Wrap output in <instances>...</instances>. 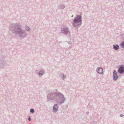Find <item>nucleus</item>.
Listing matches in <instances>:
<instances>
[{
  "label": "nucleus",
  "instance_id": "obj_1",
  "mask_svg": "<svg viewBox=\"0 0 124 124\" xmlns=\"http://www.w3.org/2000/svg\"><path fill=\"white\" fill-rule=\"evenodd\" d=\"M46 94L47 101H53L59 105H61L65 101L64 95L58 92L57 89H54L51 92L48 91Z\"/></svg>",
  "mask_w": 124,
  "mask_h": 124
},
{
  "label": "nucleus",
  "instance_id": "obj_2",
  "mask_svg": "<svg viewBox=\"0 0 124 124\" xmlns=\"http://www.w3.org/2000/svg\"><path fill=\"white\" fill-rule=\"evenodd\" d=\"M10 30L15 35H18L19 37L23 39L28 35L25 31L23 29L21 25L19 23H13L11 25L9 28Z\"/></svg>",
  "mask_w": 124,
  "mask_h": 124
},
{
  "label": "nucleus",
  "instance_id": "obj_3",
  "mask_svg": "<svg viewBox=\"0 0 124 124\" xmlns=\"http://www.w3.org/2000/svg\"><path fill=\"white\" fill-rule=\"evenodd\" d=\"M81 15H78L73 20L72 25L76 29H77L81 25L82 23Z\"/></svg>",
  "mask_w": 124,
  "mask_h": 124
},
{
  "label": "nucleus",
  "instance_id": "obj_4",
  "mask_svg": "<svg viewBox=\"0 0 124 124\" xmlns=\"http://www.w3.org/2000/svg\"><path fill=\"white\" fill-rule=\"evenodd\" d=\"M5 58L4 56H0V69L3 68L6 64Z\"/></svg>",
  "mask_w": 124,
  "mask_h": 124
},
{
  "label": "nucleus",
  "instance_id": "obj_5",
  "mask_svg": "<svg viewBox=\"0 0 124 124\" xmlns=\"http://www.w3.org/2000/svg\"><path fill=\"white\" fill-rule=\"evenodd\" d=\"M61 32L64 34L69 36L70 34L69 29L67 27H63L61 29Z\"/></svg>",
  "mask_w": 124,
  "mask_h": 124
},
{
  "label": "nucleus",
  "instance_id": "obj_6",
  "mask_svg": "<svg viewBox=\"0 0 124 124\" xmlns=\"http://www.w3.org/2000/svg\"><path fill=\"white\" fill-rule=\"evenodd\" d=\"M118 72L120 74L124 73V66L122 64L119 66L118 69Z\"/></svg>",
  "mask_w": 124,
  "mask_h": 124
},
{
  "label": "nucleus",
  "instance_id": "obj_7",
  "mask_svg": "<svg viewBox=\"0 0 124 124\" xmlns=\"http://www.w3.org/2000/svg\"><path fill=\"white\" fill-rule=\"evenodd\" d=\"M113 80L114 81L116 80L118 78V77L117 75V73L116 70H115L113 71Z\"/></svg>",
  "mask_w": 124,
  "mask_h": 124
},
{
  "label": "nucleus",
  "instance_id": "obj_8",
  "mask_svg": "<svg viewBox=\"0 0 124 124\" xmlns=\"http://www.w3.org/2000/svg\"><path fill=\"white\" fill-rule=\"evenodd\" d=\"M58 104H55L53 106V111L54 112H56L58 110L59 107Z\"/></svg>",
  "mask_w": 124,
  "mask_h": 124
},
{
  "label": "nucleus",
  "instance_id": "obj_9",
  "mask_svg": "<svg viewBox=\"0 0 124 124\" xmlns=\"http://www.w3.org/2000/svg\"><path fill=\"white\" fill-rule=\"evenodd\" d=\"M97 73L100 74H102L103 73V69L101 67H98L97 70Z\"/></svg>",
  "mask_w": 124,
  "mask_h": 124
},
{
  "label": "nucleus",
  "instance_id": "obj_10",
  "mask_svg": "<svg viewBox=\"0 0 124 124\" xmlns=\"http://www.w3.org/2000/svg\"><path fill=\"white\" fill-rule=\"evenodd\" d=\"M119 47L117 44L114 45H113V48L116 51L119 49Z\"/></svg>",
  "mask_w": 124,
  "mask_h": 124
},
{
  "label": "nucleus",
  "instance_id": "obj_11",
  "mask_svg": "<svg viewBox=\"0 0 124 124\" xmlns=\"http://www.w3.org/2000/svg\"><path fill=\"white\" fill-rule=\"evenodd\" d=\"M93 105H92L90 103H89L88 105L87 106V108L88 109H90L91 110H92L93 109Z\"/></svg>",
  "mask_w": 124,
  "mask_h": 124
},
{
  "label": "nucleus",
  "instance_id": "obj_12",
  "mask_svg": "<svg viewBox=\"0 0 124 124\" xmlns=\"http://www.w3.org/2000/svg\"><path fill=\"white\" fill-rule=\"evenodd\" d=\"M58 7L59 8V9L63 10L65 8V6L63 4H61L59 5Z\"/></svg>",
  "mask_w": 124,
  "mask_h": 124
},
{
  "label": "nucleus",
  "instance_id": "obj_13",
  "mask_svg": "<svg viewBox=\"0 0 124 124\" xmlns=\"http://www.w3.org/2000/svg\"><path fill=\"white\" fill-rule=\"evenodd\" d=\"M44 71L42 70L39 71L38 74L40 77L42 76L44 74Z\"/></svg>",
  "mask_w": 124,
  "mask_h": 124
},
{
  "label": "nucleus",
  "instance_id": "obj_14",
  "mask_svg": "<svg viewBox=\"0 0 124 124\" xmlns=\"http://www.w3.org/2000/svg\"><path fill=\"white\" fill-rule=\"evenodd\" d=\"M120 46L122 48H124V41H123L120 43Z\"/></svg>",
  "mask_w": 124,
  "mask_h": 124
},
{
  "label": "nucleus",
  "instance_id": "obj_15",
  "mask_svg": "<svg viewBox=\"0 0 124 124\" xmlns=\"http://www.w3.org/2000/svg\"><path fill=\"white\" fill-rule=\"evenodd\" d=\"M25 29L27 31H30L31 30L30 28L29 27L27 26H25Z\"/></svg>",
  "mask_w": 124,
  "mask_h": 124
},
{
  "label": "nucleus",
  "instance_id": "obj_16",
  "mask_svg": "<svg viewBox=\"0 0 124 124\" xmlns=\"http://www.w3.org/2000/svg\"><path fill=\"white\" fill-rule=\"evenodd\" d=\"M30 112L31 113H34L35 112L34 109L33 108H32L30 110Z\"/></svg>",
  "mask_w": 124,
  "mask_h": 124
},
{
  "label": "nucleus",
  "instance_id": "obj_17",
  "mask_svg": "<svg viewBox=\"0 0 124 124\" xmlns=\"http://www.w3.org/2000/svg\"><path fill=\"white\" fill-rule=\"evenodd\" d=\"M66 78V75L63 74L62 76V78L63 79H64Z\"/></svg>",
  "mask_w": 124,
  "mask_h": 124
},
{
  "label": "nucleus",
  "instance_id": "obj_18",
  "mask_svg": "<svg viewBox=\"0 0 124 124\" xmlns=\"http://www.w3.org/2000/svg\"><path fill=\"white\" fill-rule=\"evenodd\" d=\"M31 116H29L28 118V119L29 121H31Z\"/></svg>",
  "mask_w": 124,
  "mask_h": 124
},
{
  "label": "nucleus",
  "instance_id": "obj_19",
  "mask_svg": "<svg viewBox=\"0 0 124 124\" xmlns=\"http://www.w3.org/2000/svg\"><path fill=\"white\" fill-rule=\"evenodd\" d=\"M124 116V115L123 114H121L120 115V116L121 117H122Z\"/></svg>",
  "mask_w": 124,
  "mask_h": 124
},
{
  "label": "nucleus",
  "instance_id": "obj_20",
  "mask_svg": "<svg viewBox=\"0 0 124 124\" xmlns=\"http://www.w3.org/2000/svg\"><path fill=\"white\" fill-rule=\"evenodd\" d=\"M93 123L94 124H96V121H94L93 122Z\"/></svg>",
  "mask_w": 124,
  "mask_h": 124
},
{
  "label": "nucleus",
  "instance_id": "obj_21",
  "mask_svg": "<svg viewBox=\"0 0 124 124\" xmlns=\"http://www.w3.org/2000/svg\"><path fill=\"white\" fill-rule=\"evenodd\" d=\"M86 113L87 114H88L89 113V112L88 111Z\"/></svg>",
  "mask_w": 124,
  "mask_h": 124
}]
</instances>
